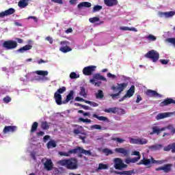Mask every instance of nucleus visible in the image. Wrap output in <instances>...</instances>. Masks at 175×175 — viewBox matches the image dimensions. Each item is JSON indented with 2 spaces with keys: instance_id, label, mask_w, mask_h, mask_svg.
I'll list each match as a JSON object with an SVG mask.
<instances>
[{
  "instance_id": "nucleus-59",
  "label": "nucleus",
  "mask_w": 175,
  "mask_h": 175,
  "mask_svg": "<svg viewBox=\"0 0 175 175\" xmlns=\"http://www.w3.org/2000/svg\"><path fill=\"white\" fill-rule=\"evenodd\" d=\"M45 40H47L48 42H49L50 44H53V38H51V36H47L46 38H45Z\"/></svg>"
},
{
  "instance_id": "nucleus-35",
  "label": "nucleus",
  "mask_w": 175,
  "mask_h": 175,
  "mask_svg": "<svg viewBox=\"0 0 175 175\" xmlns=\"http://www.w3.org/2000/svg\"><path fill=\"white\" fill-rule=\"evenodd\" d=\"M5 13V16H10L12 14H14L16 13V10L14 8H10L4 11Z\"/></svg>"
},
{
  "instance_id": "nucleus-52",
  "label": "nucleus",
  "mask_w": 175,
  "mask_h": 175,
  "mask_svg": "<svg viewBox=\"0 0 175 175\" xmlns=\"http://www.w3.org/2000/svg\"><path fill=\"white\" fill-rule=\"evenodd\" d=\"M150 162L152 163H157L158 165H162L163 163V161H157V160L154 159V158H152V157H151Z\"/></svg>"
},
{
  "instance_id": "nucleus-34",
  "label": "nucleus",
  "mask_w": 175,
  "mask_h": 175,
  "mask_svg": "<svg viewBox=\"0 0 175 175\" xmlns=\"http://www.w3.org/2000/svg\"><path fill=\"white\" fill-rule=\"evenodd\" d=\"M116 110H117V107H111V108L105 109L104 111L105 113L116 114Z\"/></svg>"
},
{
  "instance_id": "nucleus-1",
  "label": "nucleus",
  "mask_w": 175,
  "mask_h": 175,
  "mask_svg": "<svg viewBox=\"0 0 175 175\" xmlns=\"http://www.w3.org/2000/svg\"><path fill=\"white\" fill-rule=\"evenodd\" d=\"M57 163L60 166H65L69 170H76L79 166L77 159L75 158L60 160L57 161Z\"/></svg>"
},
{
  "instance_id": "nucleus-18",
  "label": "nucleus",
  "mask_w": 175,
  "mask_h": 175,
  "mask_svg": "<svg viewBox=\"0 0 175 175\" xmlns=\"http://www.w3.org/2000/svg\"><path fill=\"white\" fill-rule=\"evenodd\" d=\"M104 3L106 5V6H108L109 8H111L113 6H116L118 5V0H104Z\"/></svg>"
},
{
  "instance_id": "nucleus-36",
  "label": "nucleus",
  "mask_w": 175,
  "mask_h": 175,
  "mask_svg": "<svg viewBox=\"0 0 175 175\" xmlns=\"http://www.w3.org/2000/svg\"><path fill=\"white\" fill-rule=\"evenodd\" d=\"M150 163H151V160L150 159H146L144 158L142 160H141V161L139 162V165H150Z\"/></svg>"
},
{
  "instance_id": "nucleus-44",
  "label": "nucleus",
  "mask_w": 175,
  "mask_h": 175,
  "mask_svg": "<svg viewBox=\"0 0 175 175\" xmlns=\"http://www.w3.org/2000/svg\"><path fill=\"white\" fill-rule=\"evenodd\" d=\"M73 150H69L68 152H59V154L61 155V157H69L70 154H75V152H70V151H72Z\"/></svg>"
},
{
  "instance_id": "nucleus-14",
  "label": "nucleus",
  "mask_w": 175,
  "mask_h": 175,
  "mask_svg": "<svg viewBox=\"0 0 175 175\" xmlns=\"http://www.w3.org/2000/svg\"><path fill=\"white\" fill-rule=\"evenodd\" d=\"M17 131V126H5L3 130V133H13Z\"/></svg>"
},
{
  "instance_id": "nucleus-42",
  "label": "nucleus",
  "mask_w": 175,
  "mask_h": 175,
  "mask_svg": "<svg viewBox=\"0 0 175 175\" xmlns=\"http://www.w3.org/2000/svg\"><path fill=\"white\" fill-rule=\"evenodd\" d=\"M105 95L103 94V91L98 90V93L96 94V99H103L104 98Z\"/></svg>"
},
{
  "instance_id": "nucleus-11",
  "label": "nucleus",
  "mask_w": 175,
  "mask_h": 175,
  "mask_svg": "<svg viewBox=\"0 0 175 175\" xmlns=\"http://www.w3.org/2000/svg\"><path fill=\"white\" fill-rule=\"evenodd\" d=\"M146 95L150 98H162V94H159L157 91L152 90H147Z\"/></svg>"
},
{
  "instance_id": "nucleus-24",
  "label": "nucleus",
  "mask_w": 175,
  "mask_h": 175,
  "mask_svg": "<svg viewBox=\"0 0 175 175\" xmlns=\"http://www.w3.org/2000/svg\"><path fill=\"white\" fill-rule=\"evenodd\" d=\"M170 150H172V152H175V143L167 145L163 148L164 151H170Z\"/></svg>"
},
{
  "instance_id": "nucleus-12",
  "label": "nucleus",
  "mask_w": 175,
  "mask_h": 175,
  "mask_svg": "<svg viewBox=\"0 0 175 175\" xmlns=\"http://www.w3.org/2000/svg\"><path fill=\"white\" fill-rule=\"evenodd\" d=\"M114 151L117 152V154H122V157L129 156V150H126L125 148H116Z\"/></svg>"
},
{
  "instance_id": "nucleus-43",
  "label": "nucleus",
  "mask_w": 175,
  "mask_h": 175,
  "mask_svg": "<svg viewBox=\"0 0 175 175\" xmlns=\"http://www.w3.org/2000/svg\"><path fill=\"white\" fill-rule=\"evenodd\" d=\"M102 9H103L102 5H94L92 10V12L96 13V12H99L102 10Z\"/></svg>"
},
{
  "instance_id": "nucleus-32",
  "label": "nucleus",
  "mask_w": 175,
  "mask_h": 175,
  "mask_svg": "<svg viewBox=\"0 0 175 175\" xmlns=\"http://www.w3.org/2000/svg\"><path fill=\"white\" fill-rule=\"evenodd\" d=\"M103 154H105V155H106V157L114 154L113 150H111L107 148L103 149Z\"/></svg>"
},
{
  "instance_id": "nucleus-10",
  "label": "nucleus",
  "mask_w": 175,
  "mask_h": 175,
  "mask_svg": "<svg viewBox=\"0 0 175 175\" xmlns=\"http://www.w3.org/2000/svg\"><path fill=\"white\" fill-rule=\"evenodd\" d=\"M130 143L131 144H147L148 143V140L144 138H138V139H135V138H130Z\"/></svg>"
},
{
  "instance_id": "nucleus-26",
  "label": "nucleus",
  "mask_w": 175,
  "mask_h": 175,
  "mask_svg": "<svg viewBox=\"0 0 175 175\" xmlns=\"http://www.w3.org/2000/svg\"><path fill=\"white\" fill-rule=\"evenodd\" d=\"M40 126L43 129V131H47L50 129V124H49V122H47L46 121L42 122Z\"/></svg>"
},
{
  "instance_id": "nucleus-64",
  "label": "nucleus",
  "mask_w": 175,
  "mask_h": 175,
  "mask_svg": "<svg viewBox=\"0 0 175 175\" xmlns=\"http://www.w3.org/2000/svg\"><path fill=\"white\" fill-rule=\"evenodd\" d=\"M79 139H80V140H82L83 143H85V139H87V137L79 135Z\"/></svg>"
},
{
  "instance_id": "nucleus-5",
  "label": "nucleus",
  "mask_w": 175,
  "mask_h": 175,
  "mask_svg": "<svg viewBox=\"0 0 175 175\" xmlns=\"http://www.w3.org/2000/svg\"><path fill=\"white\" fill-rule=\"evenodd\" d=\"M146 58H149L152 59V62H157L159 59V53L155 50L149 51L146 55Z\"/></svg>"
},
{
  "instance_id": "nucleus-9",
  "label": "nucleus",
  "mask_w": 175,
  "mask_h": 175,
  "mask_svg": "<svg viewBox=\"0 0 175 175\" xmlns=\"http://www.w3.org/2000/svg\"><path fill=\"white\" fill-rule=\"evenodd\" d=\"M70 152H74V154H77V152H79V154H84V155H92V153L91 152V150H86L85 149H83V148L78 146L75 149H72Z\"/></svg>"
},
{
  "instance_id": "nucleus-41",
  "label": "nucleus",
  "mask_w": 175,
  "mask_h": 175,
  "mask_svg": "<svg viewBox=\"0 0 175 175\" xmlns=\"http://www.w3.org/2000/svg\"><path fill=\"white\" fill-rule=\"evenodd\" d=\"M111 140H113V142H116L117 143H120V144L125 142V139H123L122 138L120 137H111Z\"/></svg>"
},
{
  "instance_id": "nucleus-27",
  "label": "nucleus",
  "mask_w": 175,
  "mask_h": 175,
  "mask_svg": "<svg viewBox=\"0 0 175 175\" xmlns=\"http://www.w3.org/2000/svg\"><path fill=\"white\" fill-rule=\"evenodd\" d=\"M35 73L38 76H43V77L49 75V71L47 70H36Z\"/></svg>"
},
{
  "instance_id": "nucleus-31",
  "label": "nucleus",
  "mask_w": 175,
  "mask_h": 175,
  "mask_svg": "<svg viewBox=\"0 0 175 175\" xmlns=\"http://www.w3.org/2000/svg\"><path fill=\"white\" fill-rule=\"evenodd\" d=\"M38 124L37 122H34L31 125V129L30 130L31 133H33L38 131Z\"/></svg>"
},
{
  "instance_id": "nucleus-30",
  "label": "nucleus",
  "mask_w": 175,
  "mask_h": 175,
  "mask_svg": "<svg viewBox=\"0 0 175 175\" xmlns=\"http://www.w3.org/2000/svg\"><path fill=\"white\" fill-rule=\"evenodd\" d=\"M161 14L165 16V17H166V18H169L170 17H173V16H174V14H175V12L173 11H170L168 12H161Z\"/></svg>"
},
{
  "instance_id": "nucleus-61",
  "label": "nucleus",
  "mask_w": 175,
  "mask_h": 175,
  "mask_svg": "<svg viewBox=\"0 0 175 175\" xmlns=\"http://www.w3.org/2000/svg\"><path fill=\"white\" fill-rule=\"evenodd\" d=\"M51 2H53L54 3H59V5H62L64 3L62 0H51Z\"/></svg>"
},
{
  "instance_id": "nucleus-13",
  "label": "nucleus",
  "mask_w": 175,
  "mask_h": 175,
  "mask_svg": "<svg viewBox=\"0 0 175 175\" xmlns=\"http://www.w3.org/2000/svg\"><path fill=\"white\" fill-rule=\"evenodd\" d=\"M75 99V91L70 90L68 94L66 96V98L64 100H63V105H66V103H69L70 100H73Z\"/></svg>"
},
{
  "instance_id": "nucleus-46",
  "label": "nucleus",
  "mask_w": 175,
  "mask_h": 175,
  "mask_svg": "<svg viewBox=\"0 0 175 175\" xmlns=\"http://www.w3.org/2000/svg\"><path fill=\"white\" fill-rule=\"evenodd\" d=\"M109 166L107 164L100 163L98 165V170H106V169H108Z\"/></svg>"
},
{
  "instance_id": "nucleus-63",
  "label": "nucleus",
  "mask_w": 175,
  "mask_h": 175,
  "mask_svg": "<svg viewBox=\"0 0 175 175\" xmlns=\"http://www.w3.org/2000/svg\"><path fill=\"white\" fill-rule=\"evenodd\" d=\"M143 98H142V96L137 95V100H136V103H140V100H142Z\"/></svg>"
},
{
  "instance_id": "nucleus-22",
  "label": "nucleus",
  "mask_w": 175,
  "mask_h": 175,
  "mask_svg": "<svg viewBox=\"0 0 175 175\" xmlns=\"http://www.w3.org/2000/svg\"><path fill=\"white\" fill-rule=\"evenodd\" d=\"M92 4L91 3L88 1H83L81 3H79L77 5L78 9H81L82 8H91Z\"/></svg>"
},
{
  "instance_id": "nucleus-16",
  "label": "nucleus",
  "mask_w": 175,
  "mask_h": 175,
  "mask_svg": "<svg viewBox=\"0 0 175 175\" xmlns=\"http://www.w3.org/2000/svg\"><path fill=\"white\" fill-rule=\"evenodd\" d=\"M54 99L59 106H61V105H64V101H62V95L58 94V93H55L54 94Z\"/></svg>"
},
{
  "instance_id": "nucleus-49",
  "label": "nucleus",
  "mask_w": 175,
  "mask_h": 175,
  "mask_svg": "<svg viewBox=\"0 0 175 175\" xmlns=\"http://www.w3.org/2000/svg\"><path fill=\"white\" fill-rule=\"evenodd\" d=\"M100 21L99 18H98V17H96V16L93 17V18H90L89 19L90 23H92V24H94V23L98 22V21Z\"/></svg>"
},
{
  "instance_id": "nucleus-33",
  "label": "nucleus",
  "mask_w": 175,
  "mask_h": 175,
  "mask_svg": "<svg viewBox=\"0 0 175 175\" xmlns=\"http://www.w3.org/2000/svg\"><path fill=\"white\" fill-rule=\"evenodd\" d=\"M152 132L150 133V135H159V127L157 126H154L152 127Z\"/></svg>"
},
{
  "instance_id": "nucleus-55",
  "label": "nucleus",
  "mask_w": 175,
  "mask_h": 175,
  "mask_svg": "<svg viewBox=\"0 0 175 175\" xmlns=\"http://www.w3.org/2000/svg\"><path fill=\"white\" fill-rule=\"evenodd\" d=\"M91 129L100 130V129H102V126L99 124H94V125L91 126Z\"/></svg>"
},
{
  "instance_id": "nucleus-45",
  "label": "nucleus",
  "mask_w": 175,
  "mask_h": 175,
  "mask_svg": "<svg viewBox=\"0 0 175 175\" xmlns=\"http://www.w3.org/2000/svg\"><path fill=\"white\" fill-rule=\"evenodd\" d=\"M66 91V87L63 86L60 88H59L56 92H55V94H59V95H61V94H64V92H65Z\"/></svg>"
},
{
  "instance_id": "nucleus-7",
  "label": "nucleus",
  "mask_w": 175,
  "mask_h": 175,
  "mask_svg": "<svg viewBox=\"0 0 175 175\" xmlns=\"http://www.w3.org/2000/svg\"><path fill=\"white\" fill-rule=\"evenodd\" d=\"M70 44V42H69V41L67 40L60 42V45L62 46L59 48V51L64 53V54H66V53H69L70 51H72V48L69 47Z\"/></svg>"
},
{
  "instance_id": "nucleus-57",
  "label": "nucleus",
  "mask_w": 175,
  "mask_h": 175,
  "mask_svg": "<svg viewBox=\"0 0 175 175\" xmlns=\"http://www.w3.org/2000/svg\"><path fill=\"white\" fill-rule=\"evenodd\" d=\"M169 59H160V62L162 64V65H167V64H169Z\"/></svg>"
},
{
  "instance_id": "nucleus-48",
  "label": "nucleus",
  "mask_w": 175,
  "mask_h": 175,
  "mask_svg": "<svg viewBox=\"0 0 175 175\" xmlns=\"http://www.w3.org/2000/svg\"><path fill=\"white\" fill-rule=\"evenodd\" d=\"M79 77H80V75L76 74L75 72H72L70 74V78L71 79H79Z\"/></svg>"
},
{
  "instance_id": "nucleus-47",
  "label": "nucleus",
  "mask_w": 175,
  "mask_h": 175,
  "mask_svg": "<svg viewBox=\"0 0 175 175\" xmlns=\"http://www.w3.org/2000/svg\"><path fill=\"white\" fill-rule=\"evenodd\" d=\"M78 121H79V122H86L88 124H91L92 122L91 119H84L81 117L79 118Z\"/></svg>"
},
{
  "instance_id": "nucleus-21",
  "label": "nucleus",
  "mask_w": 175,
  "mask_h": 175,
  "mask_svg": "<svg viewBox=\"0 0 175 175\" xmlns=\"http://www.w3.org/2000/svg\"><path fill=\"white\" fill-rule=\"evenodd\" d=\"M170 116V113L167 112L160 113L157 114V116H156V120H157L158 121L159 120H163V118H167V117H169Z\"/></svg>"
},
{
  "instance_id": "nucleus-62",
  "label": "nucleus",
  "mask_w": 175,
  "mask_h": 175,
  "mask_svg": "<svg viewBox=\"0 0 175 175\" xmlns=\"http://www.w3.org/2000/svg\"><path fill=\"white\" fill-rule=\"evenodd\" d=\"M107 77H109L110 79H117V76L109 72L107 74Z\"/></svg>"
},
{
  "instance_id": "nucleus-40",
  "label": "nucleus",
  "mask_w": 175,
  "mask_h": 175,
  "mask_svg": "<svg viewBox=\"0 0 175 175\" xmlns=\"http://www.w3.org/2000/svg\"><path fill=\"white\" fill-rule=\"evenodd\" d=\"M79 95H81V96H83V98H85V96H87V93L85 92V88L83 86L80 87Z\"/></svg>"
},
{
  "instance_id": "nucleus-53",
  "label": "nucleus",
  "mask_w": 175,
  "mask_h": 175,
  "mask_svg": "<svg viewBox=\"0 0 175 175\" xmlns=\"http://www.w3.org/2000/svg\"><path fill=\"white\" fill-rule=\"evenodd\" d=\"M162 147H163V146L162 144H156L154 145L153 146H152V148H153V150H161V148H162Z\"/></svg>"
},
{
  "instance_id": "nucleus-58",
  "label": "nucleus",
  "mask_w": 175,
  "mask_h": 175,
  "mask_svg": "<svg viewBox=\"0 0 175 175\" xmlns=\"http://www.w3.org/2000/svg\"><path fill=\"white\" fill-rule=\"evenodd\" d=\"M139 159H140V157H134L131 159V163H136V162H137V161H139Z\"/></svg>"
},
{
  "instance_id": "nucleus-15",
  "label": "nucleus",
  "mask_w": 175,
  "mask_h": 175,
  "mask_svg": "<svg viewBox=\"0 0 175 175\" xmlns=\"http://www.w3.org/2000/svg\"><path fill=\"white\" fill-rule=\"evenodd\" d=\"M172 103L175 105V100L172 98H167L160 103V106L163 107L165 106H169V105H172Z\"/></svg>"
},
{
  "instance_id": "nucleus-17",
  "label": "nucleus",
  "mask_w": 175,
  "mask_h": 175,
  "mask_svg": "<svg viewBox=\"0 0 175 175\" xmlns=\"http://www.w3.org/2000/svg\"><path fill=\"white\" fill-rule=\"evenodd\" d=\"M44 166L46 170H48V172H50V170H53V167L54 165L53 164V161H51V159H47L45 161Z\"/></svg>"
},
{
  "instance_id": "nucleus-56",
  "label": "nucleus",
  "mask_w": 175,
  "mask_h": 175,
  "mask_svg": "<svg viewBox=\"0 0 175 175\" xmlns=\"http://www.w3.org/2000/svg\"><path fill=\"white\" fill-rule=\"evenodd\" d=\"M167 41L169 43H172V44H173L174 46H175V38H167Z\"/></svg>"
},
{
  "instance_id": "nucleus-25",
  "label": "nucleus",
  "mask_w": 175,
  "mask_h": 175,
  "mask_svg": "<svg viewBox=\"0 0 175 175\" xmlns=\"http://www.w3.org/2000/svg\"><path fill=\"white\" fill-rule=\"evenodd\" d=\"M29 1V0H21L18 4L19 8H27V6H28Z\"/></svg>"
},
{
  "instance_id": "nucleus-3",
  "label": "nucleus",
  "mask_w": 175,
  "mask_h": 175,
  "mask_svg": "<svg viewBox=\"0 0 175 175\" xmlns=\"http://www.w3.org/2000/svg\"><path fill=\"white\" fill-rule=\"evenodd\" d=\"M101 80L102 81H107V79L103 75H101L99 73H96L93 75V79H90V83L93 84L95 87H100V84H102V81H98Z\"/></svg>"
},
{
  "instance_id": "nucleus-20",
  "label": "nucleus",
  "mask_w": 175,
  "mask_h": 175,
  "mask_svg": "<svg viewBox=\"0 0 175 175\" xmlns=\"http://www.w3.org/2000/svg\"><path fill=\"white\" fill-rule=\"evenodd\" d=\"M135 94V85H131V87L129 88V90H127L125 97L127 98H132L133 96V94Z\"/></svg>"
},
{
  "instance_id": "nucleus-28",
  "label": "nucleus",
  "mask_w": 175,
  "mask_h": 175,
  "mask_svg": "<svg viewBox=\"0 0 175 175\" xmlns=\"http://www.w3.org/2000/svg\"><path fill=\"white\" fill-rule=\"evenodd\" d=\"M57 147V142L54 140H51L47 143V148H55Z\"/></svg>"
},
{
  "instance_id": "nucleus-2",
  "label": "nucleus",
  "mask_w": 175,
  "mask_h": 175,
  "mask_svg": "<svg viewBox=\"0 0 175 175\" xmlns=\"http://www.w3.org/2000/svg\"><path fill=\"white\" fill-rule=\"evenodd\" d=\"M128 87V83H117V85H112L111 87V90L113 91V92H116V94H111L110 96L112 99L118 98V96L121 95V93Z\"/></svg>"
},
{
  "instance_id": "nucleus-54",
  "label": "nucleus",
  "mask_w": 175,
  "mask_h": 175,
  "mask_svg": "<svg viewBox=\"0 0 175 175\" xmlns=\"http://www.w3.org/2000/svg\"><path fill=\"white\" fill-rule=\"evenodd\" d=\"M79 114H83L85 117H90V112H84L83 110H79Z\"/></svg>"
},
{
  "instance_id": "nucleus-19",
  "label": "nucleus",
  "mask_w": 175,
  "mask_h": 175,
  "mask_svg": "<svg viewBox=\"0 0 175 175\" xmlns=\"http://www.w3.org/2000/svg\"><path fill=\"white\" fill-rule=\"evenodd\" d=\"M72 126L73 127V128H77V129H75L74 130H73V133H74V135H85V133H81V131H80V129H83V127L81 126H79V125H77V124H72Z\"/></svg>"
},
{
  "instance_id": "nucleus-51",
  "label": "nucleus",
  "mask_w": 175,
  "mask_h": 175,
  "mask_svg": "<svg viewBox=\"0 0 175 175\" xmlns=\"http://www.w3.org/2000/svg\"><path fill=\"white\" fill-rule=\"evenodd\" d=\"M3 100L4 103H9L10 102H12V98H10L9 96H6L3 98Z\"/></svg>"
},
{
  "instance_id": "nucleus-29",
  "label": "nucleus",
  "mask_w": 175,
  "mask_h": 175,
  "mask_svg": "<svg viewBox=\"0 0 175 175\" xmlns=\"http://www.w3.org/2000/svg\"><path fill=\"white\" fill-rule=\"evenodd\" d=\"M93 118H97L99 121H108V119L105 116H98L96 113H94Z\"/></svg>"
},
{
  "instance_id": "nucleus-23",
  "label": "nucleus",
  "mask_w": 175,
  "mask_h": 175,
  "mask_svg": "<svg viewBox=\"0 0 175 175\" xmlns=\"http://www.w3.org/2000/svg\"><path fill=\"white\" fill-rule=\"evenodd\" d=\"M32 49V45L27 44L19 49H18V53H24L25 51H28Z\"/></svg>"
},
{
  "instance_id": "nucleus-38",
  "label": "nucleus",
  "mask_w": 175,
  "mask_h": 175,
  "mask_svg": "<svg viewBox=\"0 0 175 175\" xmlns=\"http://www.w3.org/2000/svg\"><path fill=\"white\" fill-rule=\"evenodd\" d=\"M122 31H133V32H137V30L135 27H120Z\"/></svg>"
},
{
  "instance_id": "nucleus-60",
  "label": "nucleus",
  "mask_w": 175,
  "mask_h": 175,
  "mask_svg": "<svg viewBox=\"0 0 175 175\" xmlns=\"http://www.w3.org/2000/svg\"><path fill=\"white\" fill-rule=\"evenodd\" d=\"M131 155H136L137 157H139V159L142 158V155H140V152H139V151H134V152H133Z\"/></svg>"
},
{
  "instance_id": "nucleus-39",
  "label": "nucleus",
  "mask_w": 175,
  "mask_h": 175,
  "mask_svg": "<svg viewBox=\"0 0 175 175\" xmlns=\"http://www.w3.org/2000/svg\"><path fill=\"white\" fill-rule=\"evenodd\" d=\"M172 164H165L163 166V170L165 173H169V171L171 170Z\"/></svg>"
},
{
  "instance_id": "nucleus-37",
  "label": "nucleus",
  "mask_w": 175,
  "mask_h": 175,
  "mask_svg": "<svg viewBox=\"0 0 175 175\" xmlns=\"http://www.w3.org/2000/svg\"><path fill=\"white\" fill-rule=\"evenodd\" d=\"M116 114L118 116H122L123 114H125V109L116 107Z\"/></svg>"
},
{
  "instance_id": "nucleus-50",
  "label": "nucleus",
  "mask_w": 175,
  "mask_h": 175,
  "mask_svg": "<svg viewBox=\"0 0 175 175\" xmlns=\"http://www.w3.org/2000/svg\"><path fill=\"white\" fill-rule=\"evenodd\" d=\"M146 39H148L149 40H151L152 42H155L157 40V37L153 36L152 34H150L146 37Z\"/></svg>"
},
{
  "instance_id": "nucleus-8",
  "label": "nucleus",
  "mask_w": 175,
  "mask_h": 175,
  "mask_svg": "<svg viewBox=\"0 0 175 175\" xmlns=\"http://www.w3.org/2000/svg\"><path fill=\"white\" fill-rule=\"evenodd\" d=\"M96 70V66H88L83 69V74L85 76H92V73Z\"/></svg>"
},
{
  "instance_id": "nucleus-4",
  "label": "nucleus",
  "mask_w": 175,
  "mask_h": 175,
  "mask_svg": "<svg viewBox=\"0 0 175 175\" xmlns=\"http://www.w3.org/2000/svg\"><path fill=\"white\" fill-rule=\"evenodd\" d=\"M18 44H17V41L13 40H5L3 43V47L5 50H14V49H16Z\"/></svg>"
},
{
  "instance_id": "nucleus-6",
  "label": "nucleus",
  "mask_w": 175,
  "mask_h": 175,
  "mask_svg": "<svg viewBox=\"0 0 175 175\" xmlns=\"http://www.w3.org/2000/svg\"><path fill=\"white\" fill-rule=\"evenodd\" d=\"M114 162V167L116 170H122V169H125V167H128V165L124 163L122 159L121 158H115L113 159Z\"/></svg>"
}]
</instances>
